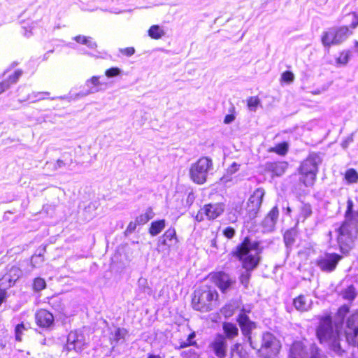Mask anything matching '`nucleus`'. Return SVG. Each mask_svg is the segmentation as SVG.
Returning <instances> with one entry per match:
<instances>
[{
  "instance_id": "obj_1",
  "label": "nucleus",
  "mask_w": 358,
  "mask_h": 358,
  "mask_svg": "<svg viewBox=\"0 0 358 358\" xmlns=\"http://www.w3.org/2000/svg\"><path fill=\"white\" fill-rule=\"evenodd\" d=\"M237 321L243 334L248 338L250 345L253 349L257 350L259 356L265 358H272L278 354L280 349V343L272 334L265 332L261 337L260 343L254 341L252 339L250 333L255 327V323L243 312L239 314Z\"/></svg>"
},
{
  "instance_id": "obj_2",
  "label": "nucleus",
  "mask_w": 358,
  "mask_h": 358,
  "mask_svg": "<svg viewBox=\"0 0 358 358\" xmlns=\"http://www.w3.org/2000/svg\"><path fill=\"white\" fill-rule=\"evenodd\" d=\"M353 201L349 199L345 220L338 229L337 241L342 252H348L353 246L358 235V212L353 210Z\"/></svg>"
},
{
  "instance_id": "obj_3",
  "label": "nucleus",
  "mask_w": 358,
  "mask_h": 358,
  "mask_svg": "<svg viewBox=\"0 0 358 358\" xmlns=\"http://www.w3.org/2000/svg\"><path fill=\"white\" fill-rule=\"evenodd\" d=\"M353 201L349 199L345 220L338 229L337 241L342 252H348L353 246L358 235V212L353 210Z\"/></svg>"
},
{
  "instance_id": "obj_4",
  "label": "nucleus",
  "mask_w": 358,
  "mask_h": 358,
  "mask_svg": "<svg viewBox=\"0 0 358 358\" xmlns=\"http://www.w3.org/2000/svg\"><path fill=\"white\" fill-rule=\"evenodd\" d=\"M316 336L321 344H325L338 356H343L345 350L341 344L340 328L333 324L330 315L318 317Z\"/></svg>"
},
{
  "instance_id": "obj_5",
  "label": "nucleus",
  "mask_w": 358,
  "mask_h": 358,
  "mask_svg": "<svg viewBox=\"0 0 358 358\" xmlns=\"http://www.w3.org/2000/svg\"><path fill=\"white\" fill-rule=\"evenodd\" d=\"M258 243L251 241L246 237L243 243L237 245L232 251L233 256L242 262L243 267L245 269L240 276L241 282L247 286L250 277V271L254 270L258 265L259 257L257 254Z\"/></svg>"
},
{
  "instance_id": "obj_6",
  "label": "nucleus",
  "mask_w": 358,
  "mask_h": 358,
  "mask_svg": "<svg viewBox=\"0 0 358 358\" xmlns=\"http://www.w3.org/2000/svg\"><path fill=\"white\" fill-rule=\"evenodd\" d=\"M192 304L196 310L209 312L217 306L218 294L214 287L203 285L194 291Z\"/></svg>"
},
{
  "instance_id": "obj_7",
  "label": "nucleus",
  "mask_w": 358,
  "mask_h": 358,
  "mask_svg": "<svg viewBox=\"0 0 358 358\" xmlns=\"http://www.w3.org/2000/svg\"><path fill=\"white\" fill-rule=\"evenodd\" d=\"M213 168V162L208 157H201L191 165L189 176L197 184H203L207 179L208 171Z\"/></svg>"
},
{
  "instance_id": "obj_8",
  "label": "nucleus",
  "mask_w": 358,
  "mask_h": 358,
  "mask_svg": "<svg viewBox=\"0 0 358 358\" xmlns=\"http://www.w3.org/2000/svg\"><path fill=\"white\" fill-rule=\"evenodd\" d=\"M320 162V156L315 153H312L301 164L300 173L305 176L303 182L306 186L313 183L317 173V166Z\"/></svg>"
},
{
  "instance_id": "obj_9",
  "label": "nucleus",
  "mask_w": 358,
  "mask_h": 358,
  "mask_svg": "<svg viewBox=\"0 0 358 358\" xmlns=\"http://www.w3.org/2000/svg\"><path fill=\"white\" fill-rule=\"evenodd\" d=\"M352 34L348 27H331L324 33L322 42L324 46L338 45L346 40Z\"/></svg>"
},
{
  "instance_id": "obj_10",
  "label": "nucleus",
  "mask_w": 358,
  "mask_h": 358,
  "mask_svg": "<svg viewBox=\"0 0 358 358\" xmlns=\"http://www.w3.org/2000/svg\"><path fill=\"white\" fill-rule=\"evenodd\" d=\"M225 205L223 203H209L205 204L195 215L197 222H202L205 217L208 220H214L219 217L224 211Z\"/></svg>"
},
{
  "instance_id": "obj_11",
  "label": "nucleus",
  "mask_w": 358,
  "mask_h": 358,
  "mask_svg": "<svg viewBox=\"0 0 358 358\" xmlns=\"http://www.w3.org/2000/svg\"><path fill=\"white\" fill-rule=\"evenodd\" d=\"M264 194L265 192L263 188H257L250 196L247 205V211L250 219H253L257 216L262 206Z\"/></svg>"
},
{
  "instance_id": "obj_12",
  "label": "nucleus",
  "mask_w": 358,
  "mask_h": 358,
  "mask_svg": "<svg viewBox=\"0 0 358 358\" xmlns=\"http://www.w3.org/2000/svg\"><path fill=\"white\" fill-rule=\"evenodd\" d=\"M85 345L86 341L83 334L78 331H71L67 337V343L65 350L66 352L75 350L78 352L83 350Z\"/></svg>"
},
{
  "instance_id": "obj_13",
  "label": "nucleus",
  "mask_w": 358,
  "mask_h": 358,
  "mask_svg": "<svg viewBox=\"0 0 358 358\" xmlns=\"http://www.w3.org/2000/svg\"><path fill=\"white\" fill-rule=\"evenodd\" d=\"M21 275L20 268L15 266L8 268L7 272L0 278V289H7L12 287Z\"/></svg>"
},
{
  "instance_id": "obj_14",
  "label": "nucleus",
  "mask_w": 358,
  "mask_h": 358,
  "mask_svg": "<svg viewBox=\"0 0 358 358\" xmlns=\"http://www.w3.org/2000/svg\"><path fill=\"white\" fill-rule=\"evenodd\" d=\"M342 256L336 253H327L317 261V266L323 271H333Z\"/></svg>"
},
{
  "instance_id": "obj_15",
  "label": "nucleus",
  "mask_w": 358,
  "mask_h": 358,
  "mask_svg": "<svg viewBox=\"0 0 358 358\" xmlns=\"http://www.w3.org/2000/svg\"><path fill=\"white\" fill-rule=\"evenodd\" d=\"M209 348L217 358H224L228 348L226 338L223 335L217 334L210 343Z\"/></svg>"
},
{
  "instance_id": "obj_16",
  "label": "nucleus",
  "mask_w": 358,
  "mask_h": 358,
  "mask_svg": "<svg viewBox=\"0 0 358 358\" xmlns=\"http://www.w3.org/2000/svg\"><path fill=\"white\" fill-rule=\"evenodd\" d=\"M178 243L176 231L174 228L168 229L159 238L158 247H166L168 250L176 246Z\"/></svg>"
},
{
  "instance_id": "obj_17",
  "label": "nucleus",
  "mask_w": 358,
  "mask_h": 358,
  "mask_svg": "<svg viewBox=\"0 0 358 358\" xmlns=\"http://www.w3.org/2000/svg\"><path fill=\"white\" fill-rule=\"evenodd\" d=\"M288 164L286 162H267L264 165V171L273 177H280L286 171Z\"/></svg>"
},
{
  "instance_id": "obj_18",
  "label": "nucleus",
  "mask_w": 358,
  "mask_h": 358,
  "mask_svg": "<svg viewBox=\"0 0 358 358\" xmlns=\"http://www.w3.org/2000/svg\"><path fill=\"white\" fill-rule=\"evenodd\" d=\"M279 217V210L278 206H274L268 213L262 222V227L266 231H273L277 223Z\"/></svg>"
},
{
  "instance_id": "obj_19",
  "label": "nucleus",
  "mask_w": 358,
  "mask_h": 358,
  "mask_svg": "<svg viewBox=\"0 0 358 358\" xmlns=\"http://www.w3.org/2000/svg\"><path fill=\"white\" fill-rule=\"evenodd\" d=\"M102 83L100 81L99 76H92L87 79L85 82V85L87 87L86 92H80L76 94V98L83 97L91 94L96 93L101 90V85Z\"/></svg>"
},
{
  "instance_id": "obj_20",
  "label": "nucleus",
  "mask_w": 358,
  "mask_h": 358,
  "mask_svg": "<svg viewBox=\"0 0 358 358\" xmlns=\"http://www.w3.org/2000/svg\"><path fill=\"white\" fill-rule=\"evenodd\" d=\"M36 324L43 328L50 327L53 324L54 317L52 313L45 309H41L35 315Z\"/></svg>"
},
{
  "instance_id": "obj_21",
  "label": "nucleus",
  "mask_w": 358,
  "mask_h": 358,
  "mask_svg": "<svg viewBox=\"0 0 358 358\" xmlns=\"http://www.w3.org/2000/svg\"><path fill=\"white\" fill-rule=\"evenodd\" d=\"M293 305L298 311L306 312L311 309L313 301L310 296L301 294L294 299Z\"/></svg>"
},
{
  "instance_id": "obj_22",
  "label": "nucleus",
  "mask_w": 358,
  "mask_h": 358,
  "mask_svg": "<svg viewBox=\"0 0 358 358\" xmlns=\"http://www.w3.org/2000/svg\"><path fill=\"white\" fill-rule=\"evenodd\" d=\"M215 278L216 284L222 292L229 290L231 286L235 283V280L224 272L217 273Z\"/></svg>"
},
{
  "instance_id": "obj_23",
  "label": "nucleus",
  "mask_w": 358,
  "mask_h": 358,
  "mask_svg": "<svg viewBox=\"0 0 358 358\" xmlns=\"http://www.w3.org/2000/svg\"><path fill=\"white\" fill-rule=\"evenodd\" d=\"M289 358H307V351L301 342H294L290 348Z\"/></svg>"
},
{
  "instance_id": "obj_24",
  "label": "nucleus",
  "mask_w": 358,
  "mask_h": 358,
  "mask_svg": "<svg viewBox=\"0 0 358 358\" xmlns=\"http://www.w3.org/2000/svg\"><path fill=\"white\" fill-rule=\"evenodd\" d=\"M223 331L226 335V339H233L238 335V329L236 324L230 322L223 323Z\"/></svg>"
},
{
  "instance_id": "obj_25",
  "label": "nucleus",
  "mask_w": 358,
  "mask_h": 358,
  "mask_svg": "<svg viewBox=\"0 0 358 358\" xmlns=\"http://www.w3.org/2000/svg\"><path fill=\"white\" fill-rule=\"evenodd\" d=\"M230 358H248V355L240 343H236L231 348Z\"/></svg>"
},
{
  "instance_id": "obj_26",
  "label": "nucleus",
  "mask_w": 358,
  "mask_h": 358,
  "mask_svg": "<svg viewBox=\"0 0 358 358\" xmlns=\"http://www.w3.org/2000/svg\"><path fill=\"white\" fill-rule=\"evenodd\" d=\"M166 227L165 220L152 222L149 229V233L155 236L158 235Z\"/></svg>"
},
{
  "instance_id": "obj_27",
  "label": "nucleus",
  "mask_w": 358,
  "mask_h": 358,
  "mask_svg": "<svg viewBox=\"0 0 358 358\" xmlns=\"http://www.w3.org/2000/svg\"><path fill=\"white\" fill-rule=\"evenodd\" d=\"M312 213L311 206L309 203H302L299 208L298 221L301 220L302 222H304L312 215Z\"/></svg>"
},
{
  "instance_id": "obj_28",
  "label": "nucleus",
  "mask_w": 358,
  "mask_h": 358,
  "mask_svg": "<svg viewBox=\"0 0 358 358\" xmlns=\"http://www.w3.org/2000/svg\"><path fill=\"white\" fill-rule=\"evenodd\" d=\"M155 215L152 208L149 207L145 210V212L136 218V222L141 225L147 223Z\"/></svg>"
},
{
  "instance_id": "obj_29",
  "label": "nucleus",
  "mask_w": 358,
  "mask_h": 358,
  "mask_svg": "<svg viewBox=\"0 0 358 358\" xmlns=\"http://www.w3.org/2000/svg\"><path fill=\"white\" fill-rule=\"evenodd\" d=\"M75 41L79 43L86 45L89 48L95 49L97 44L93 41L92 38L85 36L79 35L74 38Z\"/></svg>"
},
{
  "instance_id": "obj_30",
  "label": "nucleus",
  "mask_w": 358,
  "mask_h": 358,
  "mask_svg": "<svg viewBox=\"0 0 358 358\" xmlns=\"http://www.w3.org/2000/svg\"><path fill=\"white\" fill-rule=\"evenodd\" d=\"M164 31L158 25H152L148 30L149 36L154 39H159L164 35Z\"/></svg>"
},
{
  "instance_id": "obj_31",
  "label": "nucleus",
  "mask_w": 358,
  "mask_h": 358,
  "mask_svg": "<svg viewBox=\"0 0 358 358\" xmlns=\"http://www.w3.org/2000/svg\"><path fill=\"white\" fill-rule=\"evenodd\" d=\"M295 241V232L294 230H288L284 234V242L287 247H290Z\"/></svg>"
},
{
  "instance_id": "obj_32",
  "label": "nucleus",
  "mask_w": 358,
  "mask_h": 358,
  "mask_svg": "<svg viewBox=\"0 0 358 358\" xmlns=\"http://www.w3.org/2000/svg\"><path fill=\"white\" fill-rule=\"evenodd\" d=\"M310 358H327L324 354L315 345H313L310 348Z\"/></svg>"
},
{
  "instance_id": "obj_33",
  "label": "nucleus",
  "mask_w": 358,
  "mask_h": 358,
  "mask_svg": "<svg viewBox=\"0 0 358 358\" xmlns=\"http://www.w3.org/2000/svg\"><path fill=\"white\" fill-rule=\"evenodd\" d=\"M46 287V282L42 278H36L34 280L33 289L35 292H40L45 289Z\"/></svg>"
},
{
  "instance_id": "obj_34",
  "label": "nucleus",
  "mask_w": 358,
  "mask_h": 358,
  "mask_svg": "<svg viewBox=\"0 0 358 358\" xmlns=\"http://www.w3.org/2000/svg\"><path fill=\"white\" fill-rule=\"evenodd\" d=\"M126 334L127 331L124 329L117 328L114 334H112L111 340L119 342L120 340L124 339Z\"/></svg>"
},
{
  "instance_id": "obj_35",
  "label": "nucleus",
  "mask_w": 358,
  "mask_h": 358,
  "mask_svg": "<svg viewBox=\"0 0 358 358\" xmlns=\"http://www.w3.org/2000/svg\"><path fill=\"white\" fill-rule=\"evenodd\" d=\"M45 94H49V92H32L31 94H29L27 98L24 99L23 101L26 100H31L33 102L43 100L45 98L43 97V95Z\"/></svg>"
},
{
  "instance_id": "obj_36",
  "label": "nucleus",
  "mask_w": 358,
  "mask_h": 358,
  "mask_svg": "<svg viewBox=\"0 0 358 358\" xmlns=\"http://www.w3.org/2000/svg\"><path fill=\"white\" fill-rule=\"evenodd\" d=\"M138 287L142 290L143 292L146 293L148 294H151L152 289L148 286L147 280L145 278H140L138 280Z\"/></svg>"
},
{
  "instance_id": "obj_37",
  "label": "nucleus",
  "mask_w": 358,
  "mask_h": 358,
  "mask_svg": "<svg viewBox=\"0 0 358 358\" xmlns=\"http://www.w3.org/2000/svg\"><path fill=\"white\" fill-rule=\"evenodd\" d=\"M345 179L350 183L356 182L358 180V173L354 169L346 171Z\"/></svg>"
},
{
  "instance_id": "obj_38",
  "label": "nucleus",
  "mask_w": 358,
  "mask_h": 358,
  "mask_svg": "<svg viewBox=\"0 0 358 358\" xmlns=\"http://www.w3.org/2000/svg\"><path fill=\"white\" fill-rule=\"evenodd\" d=\"M288 150V146L286 143H282L277 145L275 148H273L271 150L278 153L280 155H285Z\"/></svg>"
},
{
  "instance_id": "obj_39",
  "label": "nucleus",
  "mask_w": 358,
  "mask_h": 358,
  "mask_svg": "<svg viewBox=\"0 0 358 358\" xmlns=\"http://www.w3.org/2000/svg\"><path fill=\"white\" fill-rule=\"evenodd\" d=\"M66 164L61 159H58L56 162L54 163H47L46 166L48 168L52 169L53 171H57L61 169H64L66 166Z\"/></svg>"
},
{
  "instance_id": "obj_40",
  "label": "nucleus",
  "mask_w": 358,
  "mask_h": 358,
  "mask_svg": "<svg viewBox=\"0 0 358 358\" xmlns=\"http://www.w3.org/2000/svg\"><path fill=\"white\" fill-rule=\"evenodd\" d=\"M260 101L257 96H251L248 99V106L251 111H255Z\"/></svg>"
},
{
  "instance_id": "obj_41",
  "label": "nucleus",
  "mask_w": 358,
  "mask_h": 358,
  "mask_svg": "<svg viewBox=\"0 0 358 358\" xmlns=\"http://www.w3.org/2000/svg\"><path fill=\"white\" fill-rule=\"evenodd\" d=\"M343 298L350 301L355 299L356 296L355 289L352 286L348 287L343 293Z\"/></svg>"
},
{
  "instance_id": "obj_42",
  "label": "nucleus",
  "mask_w": 358,
  "mask_h": 358,
  "mask_svg": "<svg viewBox=\"0 0 358 358\" xmlns=\"http://www.w3.org/2000/svg\"><path fill=\"white\" fill-rule=\"evenodd\" d=\"M22 74V71L21 70H17L12 76H9V78L6 80V81H9L10 85L15 84L17 82Z\"/></svg>"
},
{
  "instance_id": "obj_43",
  "label": "nucleus",
  "mask_w": 358,
  "mask_h": 358,
  "mask_svg": "<svg viewBox=\"0 0 358 358\" xmlns=\"http://www.w3.org/2000/svg\"><path fill=\"white\" fill-rule=\"evenodd\" d=\"M121 70L117 67H112L106 71L105 75L108 78L115 77L120 74Z\"/></svg>"
},
{
  "instance_id": "obj_44",
  "label": "nucleus",
  "mask_w": 358,
  "mask_h": 358,
  "mask_svg": "<svg viewBox=\"0 0 358 358\" xmlns=\"http://www.w3.org/2000/svg\"><path fill=\"white\" fill-rule=\"evenodd\" d=\"M222 234L226 238L231 239L235 236L236 230L231 227H228L223 229Z\"/></svg>"
},
{
  "instance_id": "obj_45",
  "label": "nucleus",
  "mask_w": 358,
  "mask_h": 358,
  "mask_svg": "<svg viewBox=\"0 0 358 358\" xmlns=\"http://www.w3.org/2000/svg\"><path fill=\"white\" fill-rule=\"evenodd\" d=\"M281 79L286 83H292L294 79V76L291 71H285L281 76Z\"/></svg>"
},
{
  "instance_id": "obj_46",
  "label": "nucleus",
  "mask_w": 358,
  "mask_h": 358,
  "mask_svg": "<svg viewBox=\"0 0 358 358\" xmlns=\"http://www.w3.org/2000/svg\"><path fill=\"white\" fill-rule=\"evenodd\" d=\"M25 329L23 324H19L15 327V338L16 340L20 341L22 340L21 335Z\"/></svg>"
},
{
  "instance_id": "obj_47",
  "label": "nucleus",
  "mask_w": 358,
  "mask_h": 358,
  "mask_svg": "<svg viewBox=\"0 0 358 358\" xmlns=\"http://www.w3.org/2000/svg\"><path fill=\"white\" fill-rule=\"evenodd\" d=\"M350 54L348 52H342L339 57L337 59V62L341 64H346L348 62Z\"/></svg>"
},
{
  "instance_id": "obj_48",
  "label": "nucleus",
  "mask_w": 358,
  "mask_h": 358,
  "mask_svg": "<svg viewBox=\"0 0 358 358\" xmlns=\"http://www.w3.org/2000/svg\"><path fill=\"white\" fill-rule=\"evenodd\" d=\"M195 336L194 333H192L188 336V338L186 339V341L181 342L180 345V348H184L186 347H188L191 345H192L194 343L192 342V339L194 338Z\"/></svg>"
},
{
  "instance_id": "obj_49",
  "label": "nucleus",
  "mask_w": 358,
  "mask_h": 358,
  "mask_svg": "<svg viewBox=\"0 0 358 358\" xmlns=\"http://www.w3.org/2000/svg\"><path fill=\"white\" fill-rule=\"evenodd\" d=\"M120 52L125 56L130 57L135 53V49L133 47H129L120 49Z\"/></svg>"
},
{
  "instance_id": "obj_50",
  "label": "nucleus",
  "mask_w": 358,
  "mask_h": 358,
  "mask_svg": "<svg viewBox=\"0 0 358 358\" xmlns=\"http://www.w3.org/2000/svg\"><path fill=\"white\" fill-rule=\"evenodd\" d=\"M349 312V307L347 306H341L338 310V315L341 318V320L343 319L344 316Z\"/></svg>"
},
{
  "instance_id": "obj_51",
  "label": "nucleus",
  "mask_w": 358,
  "mask_h": 358,
  "mask_svg": "<svg viewBox=\"0 0 358 358\" xmlns=\"http://www.w3.org/2000/svg\"><path fill=\"white\" fill-rule=\"evenodd\" d=\"M9 81L4 80L0 83V94L10 87Z\"/></svg>"
},
{
  "instance_id": "obj_52",
  "label": "nucleus",
  "mask_w": 358,
  "mask_h": 358,
  "mask_svg": "<svg viewBox=\"0 0 358 358\" xmlns=\"http://www.w3.org/2000/svg\"><path fill=\"white\" fill-rule=\"evenodd\" d=\"M239 165L236 162H234L231 166L227 169V173L231 175L236 173L238 170Z\"/></svg>"
},
{
  "instance_id": "obj_53",
  "label": "nucleus",
  "mask_w": 358,
  "mask_h": 358,
  "mask_svg": "<svg viewBox=\"0 0 358 358\" xmlns=\"http://www.w3.org/2000/svg\"><path fill=\"white\" fill-rule=\"evenodd\" d=\"M235 120V116L232 114L227 115L224 117V124H230Z\"/></svg>"
},
{
  "instance_id": "obj_54",
  "label": "nucleus",
  "mask_w": 358,
  "mask_h": 358,
  "mask_svg": "<svg viewBox=\"0 0 358 358\" xmlns=\"http://www.w3.org/2000/svg\"><path fill=\"white\" fill-rule=\"evenodd\" d=\"M222 312L225 317H230L233 314V311L231 310H229V308L227 307H224L222 309Z\"/></svg>"
},
{
  "instance_id": "obj_55",
  "label": "nucleus",
  "mask_w": 358,
  "mask_h": 358,
  "mask_svg": "<svg viewBox=\"0 0 358 358\" xmlns=\"http://www.w3.org/2000/svg\"><path fill=\"white\" fill-rule=\"evenodd\" d=\"M352 16L353 17L352 26L353 28H355L358 25V16H357L355 13H353Z\"/></svg>"
},
{
  "instance_id": "obj_56",
  "label": "nucleus",
  "mask_w": 358,
  "mask_h": 358,
  "mask_svg": "<svg viewBox=\"0 0 358 358\" xmlns=\"http://www.w3.org/2000/svg\"><path fill=\"white\" fill-rule=\"evenodd\" d=\"M5 290L6 289H0V306L1 305L6 297Z\"/></svg>"
},
{
  "instance_id": "obj_57",
  "label": "nucleus",
  "mask_w": 358,
  "mask_h": 358,
  "mask_svg": "<svg viewBox=\"0 0 358 358\" xmlns=\"http://www.w3.org/2000/svg\"><path fill=\"white\" fill-rule=\"evenodd\" d=\"M138 224L136 222L133 224L132 222H130L129 224V229H134L136 227V225Z\"/></svg>"
},
{
  "instance_id": "obj_58",
  "label": "nucleus",
  "mask_w": 358,
  "mask_h": 358,
  "mask_svg": "<svg viewBox=\"0 0 358 358\" xmlns=\"http://www.w3.org/2000/svg\"><path fill=\"white\" fill-rule=\"evenodd\" d=\"M147 358H161V357L156 355H148Z\"/></svg>"
},
{
  "instance_id": "obj_59",
  "label": "nucleus",
  "mask_w": 358,
  "mask_h": 358,
  "mask_svg": "<svg viewBox=\"0 0 358 358\" xmlns=\"http://www.w3.org/2000/svg\"><path fill=\"white\" fill-rule=\"evenodd\" d=\"M286 212H287V213L288 215H289V214H290V213L292 212V209H291V208H290V207H289V206H287V207L286 208Z\"/></svg>"
},
{
  "instance_id": "obj_60",
  "label": "nucleus",
  "mask_w": 358,
  "mask_h": 358,
  "mask_svg": "<svg viewBox=\"0 0 358 358\" xmlns=\"http://www.w3.org/2000/svg\"><path fill=\"white\" fill-rule=\"evenodd\" d=\"M355 48H357L358 50V41H355Z\"/></svg>"
}]
</instances>
